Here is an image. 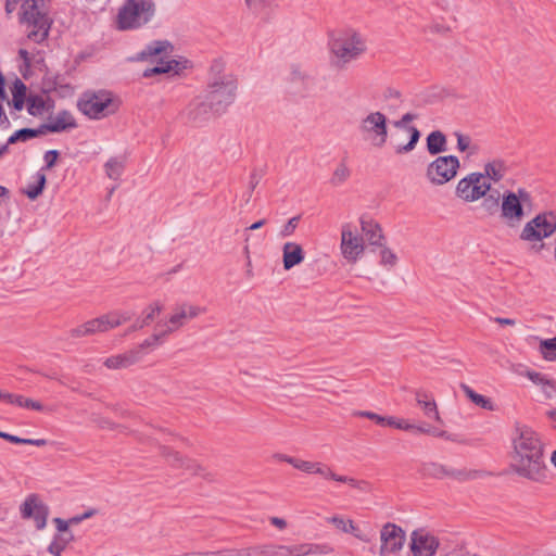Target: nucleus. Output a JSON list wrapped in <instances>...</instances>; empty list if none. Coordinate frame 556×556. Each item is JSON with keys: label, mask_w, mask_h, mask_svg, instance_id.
<instances>
[{"label": "nucleus", "mask_w": 556, "mask_h": 556, "mask_svg": "<svg viewBox=\"0 0 556 556\" xmlns=\"http://www.w3.org/2000/svg\"><path fill=\"white\" fill-rule=\"evenodd\" d=\"M510 468L518 476L536 483L548 480L544 447L539 435L527 426L516 427L513 438Z\"/></svg>", "instance_id": "1"}, {"label": "nucleus", "mask_w": 556, "mask_h": 556, "mask_svg": "<svg viewBox=\"0 0 556 556\" xmlns=\"http://www.w3.org/2000/svg\"><path fill=\"white\" fill-rule=\"evenodd\" d=\"M48 2L49 0H7L5 11L10 14L21 3L22 22L27 26V37L40 43L48 38L52 23L48 16Z\"/></svg>", "instance_id": "2"}, {"label": "nucleus", "mask_w": 556, "mask_h": 556, "mask_svg": "<svg viewBox=\"0 0 556 556\" xmlns=\"http://www.w3.org/2000/svg\"><path fill=\"white\" fill-rule=\"evenodd\" d=\"M237 90V77L231 72L226 71L222 63H214L211 66L210 79L204 94L217 113H225L235 102Z\"/></svg>", "instance_id": "3"}, {"label": "nucleus", "mask_w": 556, "mask_h": 556, "mask_svg": "<svg viewBox=\"0 0 556 556\" xmlns=\"http://www.w3.org/2000/svg\"><path fill=\"white\" fill-rule=\"evenodd\" d=\"M329 51L339 67L358 60L367 51L365 36L357 29L346 28L329 40Z\"/></svg>", "instance_id": "4"}, {"label": "nucleus", "mask_w": 556, "mask_h": 556, "mask_svg": "<svg viewBox=\"0 0 556 556\" xmlns=\"http://www.w3.org/2000/svg\"><path fill=\"white\" fill-rule=\"evenodd\" d=\"M153 0H125L118 9L115 25L118 30H135L149 24L155 15Z\"/></svg>", "instance_id": "5"}, {"label": "nucleus", "mask_w": 556, "mask_h": 556, "mask_svg": "<svg viewBox=\"0 0 556 556\" xmlns=\"http://www.w3.org/2000/svg\"><path fill=\"white\" fill-rule=\"evenodd\" d=\"M121 101L105 89L87 90L77 100V109L90 119H102L115 114Z\"/></svg>", "instance_id": "6"}, {"label": "nucleus", "mask_w": 556, "mask_h": 556, "mask_svg": "<svg viewBox=\"0 0 556 556\" xmlns=\"http://www.w3.org/2000/svg\"><path fill=\"white\" fill-rule=\"evenodd\" d=\"M531 193L525 188L505 191L502 195L501 218L510 228L518 227L523 220L525 206L531 205Z\"/></svg>", "instance_id": "7"}, {"label": "nucleus", "mask_w": 556, "mask_h": 556, "mask_svg": "<svg viewBox=\"0 0 556 556\" xmlns=\"http://www.w3.org/2000/svg\"><path fill=\"white\" fill-rule=\"evenodd\" d=\"M358 131L365 141L382 148L388 139V118L379 112H370L359 121Z\"/></svg>", "instance_id": "8"}, {"label": "nucleus", "mask_w": 556, "mask_h": 556, "mask_svg": "<svg viewBox=\"0 0 556 556\" xmlns=\"http://www.w3.org/2000/svg\"><path fill=\"white\" fill-rule=\"evenodd\" d=\"M206 308L194 305L188 301L176 303L167 320H161L156 328H163V334H172L187 325L189 320L197 318L205 313Z\"/></svg>", "instance_id": "9"}, {"label": "nucleus", "mask_w": 556, "mask_h": 556, "mask_svg": "<svg viewBox=\"0 0 556 556\" xmlns=\"http://www.w3.org/2000/svg\"><path fill=\"white\" fill-rule=\"evenodd\" d=\"M556 231V213L553 211L538 214L529 220L520 232V239L538 242L549 238Z\"/></svg>", "instance_id": "10"}, {"label": "nucleus", "mask_w": 556, "mask_h": 556, "mask_svg": "<svg viewBox=\"0 0 556 556\" xmlns=\"http://www.w3.org/2000/svg\"><path fill=\"white\" fill-rule=\"evenodd\" d=\"M288 81L292 91L302 97H313L325 88L323 81L301 64H291Z\"/></svg>", "instance_id": "11"}, {"label": "nucleus", "mask_w": 556, "mask_h": 556, "mask_svg": "<svg viewBox=\"0 0 556 556\" xmlns=\"http://www.w3.org/2000/svg\"><path fill=\"white\" fill-rule=\"evenodd\" d=\"M490 189L491 182L484 174L470 173L458 181L455 194L465 202H475L484 198Z\"/></svg>", "instance_id": "12"}, {"label": "nucleus", "mask_w": 556, "mask_h": 556, "mask_svg": "<svg viewBox=\"0 0 556 556\" xmlns=\"http://www.w3.org/2000/svg\"><path fill=\"white\" fill-rule=\"evenodd\" d=\"M459 160L454 155L438 156L428 164L426 178L434 186H442L455 178Z\"/></svg>", "instance_id": "13"}, {"label": "nucleus", "mask_w": 556, "mask_h": 556, "mask_svg": "<svg viewBox=\"0 0 556 556\" xmlns=\"http://www.w3.org/2000/svg\"><path fill=\"white\" fill-rule=\"evenodd\" d=\"M340 249L349 263H356L365 251L363 237L358 236L355 227L350 223L342 225Z\"/></svg>", "instance_id": "14"}, {"label": "nucleus", "mask_w": 556, "mask_h": 556, "mask_svg": "<svg viewBox=\"0 0 556 556\" xmlns=\"http://www.w3.org/2000/svg\"><path fill=\"white\" fill-rule=\"evenodd\" d=\"M122 325V320L119 319V316L114 313H110L106 315H102L98 318L88 320L84 323L83 325L73 328L70 331L71 337L73 338H79L85 336H91L96 333L106 332L110 329H113L115 327H118Z\"/></svg>", "instance_id": "15"}, {"label": "nucleus", "mask_w": 556, "mask_h": 556, "mask_svg": "<svg viewBox=\"0 0 556 556\" xmlns=\"http://www.w3.org/2000/svg\"><path fill=\"white\" fill-rule=\"evenodd\" d=\"M215 114L218 113L204 93L192 99L184 111L186 119L193 125H201Z\"/></svg>", "instance_id": "16"}, {"label": "nucleus", "mask_w": 556, "mask_h": 556, "mask_svg": "<svg viewBox=\"0 0 556 556\" xmlns=\"http://www.w3.org/2000/svg\"><path fill=\"white\" fill-rule=\"evenodd\" d=\"M405 539V531L401 527L391 522L386 523L380 531V555L399 553L404 546Z\"/></svg>", "instance_id": "17"}, {"label": "nucleus", "mask_w": 556, "mask_h": 556, "mask_svg": "<svg viewBox=\"0 0 556 556\" xmlns=\"http://www.w3.org/2000/svg\"><path fill=\"white\" fill-rule=\"evenodd\" d=\"M439 546V539L425 529H416L410 533L413 556H434Z\"/></svg>", "instance_id": "18"}, {"label": "nucleus", "mask_w": 556, "mask_h": 556, "mask_svg": "<svg viewBox=\"0 0 556 556\" xmlns=\"http://www.w3.org/2000/svg\"><path fill=\"white\" fill-rule=\"evenodd\" d=\"M21 516L24 519L33 518L38 530H42L47 525L49 514L48 506L39 498L37 494L28 495L20 508Z\"/></svg>", "instance_id": "19"}, {"label": "nucleus", "mask_w": 556, "mask_h": 556, "mask_svg": "<svg viewBox=\"0 0 556 556\" xmlns=\"http://www.w3.org/2000/svg\"><path fill=\"white\" fill-rule=\"evenodd\" d=\"M161 454L174 468L184 469L191 475L199 473V470L201 469L200 465H198L194 460L184 457L178 452L167 446H161Z\"/></svg>", "instance_id": "20"}, {"label": "nucleus", "mask_w": 556, "mask_h": 556, "mask_svg": "<svg viewBox=\"0 0 556 556\" xmlns=\"http://www.w3.org/2000/svg\"><path fill=\"white\" fill-rule=\"evenodd\" d=\"M45 135L48 132H62L77 127L73 114L66 110L60 111L49 123L41 124Z\"/></svg>", "instance_id": "21"}, {"label": "nucleus", "mask_w": 556, "mask_h": 556, "mask_svg": "<svg viewBox=\"0 0 556 556\" xmlns=\"http://www.w3.org/2000/svg\"><path fill=\"white\" fill-rule=\"evenodd\" d=\"M187 61H177V60H165L164 58H160L157 64L151 68H147L143 72V77H152L159 74H173L178 75L182 70L187 67Z\"/></svg>", "instance_id": "22"}, {"label": "nucleus", "mask_w": 556, "mask_h": 556, "mask_svg": "<svg viewBox=\"0 0 556 556\" xmlns=\"http://www.w3.org/2000/svg\"><path fill=\"white\" fill-rule=\"evenodd\" d=\"M359 223L369 245L383 247L384 236L381 226L367 216H362Z\"/></svg>", "instance_id": "23"}, {"label": "nucleus", "mask_w": 556, "mask_h": 556, "mask_svg": "<svg viewBox=\"0 0 556 556\" xmlns=\"http://www.w3.org/2000/svg\"><path fill=\"white\" fill-rule=\"evenodd\" d=\"M173 46L167 40H155L147 45L136 56L132 58L134 61H148L153 60V58L162 54H166L168 51H172Z\"/></svg>", "instance_id": "24"}, {"label": "nucleus", "mask_w": 556, "mask_h": 556, "mask_svg": "<svg viewBox=\"0 0 556 556\" xmlns=\"http://www.w3.org/2000/svg\"><path fill=\"white\" fill-rule=\"evenodd\" d=\"M304 261V251L299 243L286 242L282 247L283 268L289 270Z\"/></svg>", "instance_id": "25"}, {"label": "nucleus", "mask_w": 556, "mask_h": 556, "mask_svg": "<svg viewBox=\"0 0 556 556\" xmlns=\"http://www.w3.org/2000/svg\"><path fill=\"white\" fill-rule=\"evenodd\" d=\"M139 362L138 351H126L125 353L113 355L104 361V366L109 369H125Z\"/></svg>", "instance_id": "26"}, {"label": "nucleus", "mask_w": 556, "mask_h": 556, "mask_svg": "<svg viewBox=\"0 0 556 556\" xmlns=\"http://www.w3.org/2000/svg\"><path fill=\"white\" fill-rule=\"evenodd\" d=\"M417 404L421 407L424 415L432 420L441 421L435 401L426 392L418 390L415 392Z\"/></svg>", "instance_id": "27"}, {"label": "nucleus", "mask_w": 556, "mask_h": 556, "mask_svg": "<svg viewBox=\"0 0 556 556\" xmlns=\"http://www.w3.org/2000/svg\"><path fill=\"white\" fill-rule=\"evenodd\" d=\"M313 473L320 475L321 477H324L326 479H331V480H334L338 482L349 483L353 488H358V489H361V485L364 483V482L357 481L356 479L351 478V477L339 476V475L334 473L327 465L321 464V463H315V468H314Z\"/></svg>", "instance_id": "28"}, {"label": "nucleus", "mask_w": 556, "mask_h": 556, "mask_svg": "<svg viewBox=\"0 0 556 556\" xmlns=\"http://www.w3.org/2000/svg\"><path fill=\"white\" fill-rule=\"evenodd\" d=\"M163 305L155 301L151 303L142 313V318L138 319L129 329L127 332L136 331L138 329H142L143 327L150 325L156 316L162 312Z\"/></svg>", "instance_id": "29"}, {"label": "nucleus", "mask_w": 556, "mask_h": 556, "mask_svg": "<svg viewBox=\"0 0 556 556\" xmlns=\"http://www.w3.org/2000/svg\"><path fill=\"white\" fill-rule=\"evenodd\" d=\"M292 556L325 555L333 549L327 544H300L290 546Z\"/></svg>", "instance_id": "30"}, {"label": "nucleus", "mask_w": 556, "mask_h": 556, "mask_svg": "<svg viewBox=\"0 0 556 556\" xmlns=\"http://www.w3.org/2000/svg\"><path fill=\"white\" fill-rule=\"evenodd\" d=\"M27 112L33 116L42 115L49 111L50 100L39 94H29L26 99Z\"/></svg>", "instance_id": "31"}, {"label": "nucleus", "mask_w": 556, "mask_h": 556, "mask_svg": "<svg viewBox=\"0 0 556 556\" xmlns=\"http://www.w3.org/2000/svg\"><path fill=\"white\" fill-rule=\"evenodd\" d=\"M427 150L432 155L445 152L447 150L445 135L440 130L430 132L427 137Z\"/></svg>", "instance_id": "32"}, {"label": "nucleus", "mask_w": 556, "mask_h": 556, "mask_svg": "<svg viewBox=\"0 0 556 556\" xmlns=\"http://www.w3.org/2000/svg\"><path fill=\"white\" fill-rule=\"evenodd\" d=\"M47 178L43 169L38 170L34 176L33 180L28 184L27 188L24 190V193L30 199H37L45 188Z\"/></svg>", "instance_id": "33"}, {"label": "nucleus", "mask_w": 556, "mask_h": 556, "mask_svg": "<svg viewBox=\"0 0 556 556\" xmlns=\"http://www.w3.org/2000/svg\"><path fill=\"white\" fill-rule=\"evenodd\" d=\"M507 170L506 164L502 160H493L484 165L485 179L498 182L505 176Z\"/></svg>", "instance_id": "34"}, {"label": "nucleus", "mask_w": 556, "mask_h": 556, "mask_svg": "<svg viewBox=\"0 0 556 556\" xmlns=\"http://www.w3.org/2000/svg\"><path fill=\"white\" fill-rule=\"evenodd\" d=\"M396 429H401V430H405V431H416L419 433H426V434H432L435 437L447 438L445 431H437L435 429H433L432 427H430L426 424L414 425L404 419H399V421L396 424Z\"/></svg>", "instance_id": "35"}, {"label": "nucleus", "mask_w": 556, "mask_h": 556, "mask_svg": "<svg viewBox=\"0 0 556 556\" xmlns=\"http://www.w3.org/2000/svg\"><path fill=\"white\" fill-rule=\"evenodd\" d=\"M73 541V533H56L48 546V552L54 556H60L62 552L67 547V545Z\"/></svg>", "instance_id": "36"}, {"label": "nucleus", "mask_w": 556, "mask_h": 556, "mask_svg": "<svg viewBox=\"0 0 556 556\" xmlns=\"http://www.w3.org/2000/svg\"><path fill=\"white\" fill-rule=\"evenodd\" d=\"M45 135V131L42 129V126L40 125L38 128H22L16 130L14 134H12L7 143L4 146L14 144L18 141H28L33 138L39 137Z\"/></svg>", "instance_id": "37"}, {"label": "nucleus", "mask_w": 556, "mask_h": 556, "mask_svg": "<svg viewBox=\"0 0 556 556\" xmlns=\"http://www.w3.org/2000/svg\"><path fill=\"white\" fill-rule=\"evenodd\" d=\"M125 168V160L123 157H111L105 164V174L110 179L118 180Z\"/></svg>", "instance_id": "38"}, {"label": "nucleus", "mask_w": 556, "mask_h": 556, "mask_svg": "<svg viewBox=\"0 0 556 556\" xmlns=\"http://www.w3.org/2000/svg\"><path fill=\"white\" fill-rule=\"evenodd\" d=\"M488 473L477 469H452L451 478L459 482L477 480L485 477Z\"/></svg>", "instance_id": "39"}, {"label": "nucleus", "mask_w": 556, "mask_h": 556, "mask_svg": "<svg viewBox=\"0 0 556 556\" xmlns=\"http://www.w3.org/2000/svg\"><path fill=\"white\" fill-rule=\"evenodd\" d=\"M12 105L16 111H21L26 102V86L25 84L16 79L12 89Z\"/></svg>", "instance_id": "40"}, {"label": "nucleus", "mask_w": 556, "mask_h": 556, "mask_svg": "<svg viewBox=\"0 0 556 556\" xmlns=\"http://www.w3.org/2000/svg\"><path fill=\"white\" fill-rule=\"evenodd\" d=\"M460 389L466 394V396L476 405L492 410L493 409V403L490 399L484 397L481 394L476 393L469 386L462 383Z\"/></svg>", "instance_id": "41"}, {"label": "nucleus", "mask_w": 556, "mask_h": 556, "mask_svg": "<svg viewBox=\"0 0 556 556\" xmlns=\"http://www.w3.org/2000/svg\"><path fill=\"white\" fill-rule=\"evenodd\" d=\"M159 332H154L150 338L146 339L138 346L131 349L132 351L139 352V362L142 359L144 350L149 348H153L160 343H162L163 339L168 337V334H163V328H160Z\"/></svg>", "instance_id": "42"}, {"label": "nucleus", "mask_w": 556, "mask_h": 556, "mask_svg": "<svg viewBox=\"0 0 556 556\" xmlns=\"http://www.w3.org/2000/svg\"><path fill=\"white\" fill-rule=\"evenodd\" d=\"M0 438L14 444H26L35 446H45L47 444V440L45 439H23L2 431H0Z\"/></svg>", "instance_id": "43"}, {"label": "nucleus", "mask_w": 556, "mask_h": 556, "mask_svg": "<svg viewBox=\"0 0 556 556\" xmlns=\"http://www.w3.org/2000/svg\"><path fill=\"white\" fill-rule=\"evenodd\" d=\"M350 175V168L345 163L341 162L333 170V174L330 178V184L334 187L341 186L349 179Z\"/></svg>", "instance_id": "44"}, {"label": "nucleus", "mask_w": 556, "mask_h": 556, "mask_svg": "<svg viewBox=\"0 0 556 556\" xmlns=\"http://www.w3.org/2000/svg\"><path fill=\"white\" fill-rule=\"evenodd\" d=\"M406 130L410 134V138H409V141L405 146H399L396 148V153H399V154L413 151L420 138V132L416 127L408 126V127H406Z\"/></svg>", "instance_id": "45"}, {"label": "nucleus", "mask_w": 556, "mask_h": 556, "mask_svg": "<svg viewBox=\"0 0 556 556\" xmlns=\"http://www.w3.org/2000/svg\"><path fill=\"white\" fill-rule=\"evenodd\" d=\"M247 7L254 14H265L273 5L274 0H244Z\"/></svg>", "instance_id": "46"}, {"label": "nucleus", "mask_w": 556, "mask_h": 556, "mask_svg": "<svg viewBox=\"0 0 556 556\" xmlns=\"http://www.w3.org/2000/svg\"><path fill=\"white\" fill-rule=\"evenodd\" d=\"M452 469L453 468L437 463H431L426 467L427 473L438 479L451 478Z\"/></svg>", "instance_id": "47"}, {"label": "nucleus", "mask_w": 556, "mask_h": 556, "mask_svg": "<svg viewBox=\"0 0 556 556\" xmlns=\"http://www.w3.org/2000/svg\"><path fill=\"white\" fill-rule=\"evenodd\" d=\"M540 351L545 359L555 361L556 359V337L553 339L543 340L540 344Z\"/></svg>", "instance_id": "48"}, {"label": "nucleus", "mask_w": 556, "mask_h": 556, "mask_svg": "<svg viewBox=\"0 0 556 556\" xmlns=\"http://www.w3.org/2000/svg\"><path fill=\"white\" fill-rule=\"evenodd\" d=\"M328 522L334 525L339 530L345 533H353L356 530V526L351 519H343L339 516H333L327 519Z\"/></svg>", "instance_id": "49"}, {"label": "nucleus", "mask_w": 556, "mask_h": 556, "mask_svg": "<svg viewBox=\"0 0 556 556\" xmlns=\"http://www.w3.org/2000/svg\"><path fill=\"white\" fill-rule=\"evenodd\" d=\"M380 265L387 268H393L397 263L396 254L388 247H381Z\"/></svg>", "instance_id": "50"}, {"label": "nucleus", "mask_w": 556, "mask_h": 556, "mask_svg": "<svg viewBox=\"0 0 556 556\" xmlns=\"http://www.w3.org/2000/svg\"><path fill=\"white\" fill-rule=\"evenodd\" d=\"M300 223V216H293L291 217L280 229L279 236L281 238L290 237L294 233L296 227Z\"/></svg>", "instance_id": "51"}, {"label": "nucleus", "mask_w": 556, "mask_h": 556, "mask_svg": "<svg viewBox=\"0 0 556 556\" xmlns=\"http://www.w3.org/2000/svg\"><path fill=\"white\" fill-rule=\"evenodd\" d=\"M354 415L355 416H359V417L368 418L370 420H374L378 425L384 426L386 417L380 416V415H378L376 413L368 412V410H359V412L354 413Z\"/></svg>", "instance_id": "52"}, {"label": "nucleus", "mask_w": 556, "mask_h": 556, "mask_svg": "<svg viewBox=\"0 0 556 556\" xmlns=\"http://www.w3.org/2000/svg\"><path fill=\"white\" fill-rule=\"evenodd\" d=\"M267 554L269 556H292L290 546H285V545L271 546L267 551Z\"/></svg>", "instance_id": "53"}, {"label": "nucleus", "mask_w": 556, "mask_h": 556, "mask_svg": "<svg viewBox=\"0 0 556 556\" xmlns=\"http://www.w3.org/2000/svg\"><path fill=\"white\" fill-rule=\"evenodd\" d=\"M541 389L547 399H554L556 396V384L553 380L547 378Z\"/></svg>", "instance_id": "54"}, {"label": "nucleus", "mask_w": 556, "mask_h": 556, "mask_svg": "<svg viewBox=\"0 0 556 556\" xmlns=\"http://www.w3.org/2000/svg\"><path fill=\"white\" fill-rule=\"evenodd\" d=\"M263 176H264L263 169H254L251 173L250 180H249V189L251 191H253L257 187V185L261 182Z\"/></svg>", "instance_id": "55"}, {"label": "nucleus", "mask_w": 556, "mask_h": 556, "mask_svg": "<svg viewBox=\"0 0 556 556\" xmlns=\"http://www.w3.org/2000/svg\"><path fill=\"white\" fill-rule=\"evenodd\" d=\"M0 401L17 406L21 404V395L0 390Z\"/></svg>", "instance_id": "56"}, {"label": "nucleus", "mask_w": 556, "mask_h": 556, "mask_svg": "<svg viewBox=\"0 0 556 556\" xmlns=\"http://www.w3.org/2000/svg\"><path fill=\"white\" fill-rule=\"evenodd\" d=\"M58 157H59V152L56 150L47 151L43 156L45 162H46V168L47 169L52 168L55 165Z\"/></svg>", "instance_id": "57"}, {"label": "nucleus", "mask_w": 556, "mask_h": 556, "mask_svg": "<svg viewBox=\"0 0 556 556\" xmlns=\"http://www.w3.org/2000/svg\"><path fill=\"white\" fill-rule=\"evenodd\" d=\"M526 377L529 378L533 383L536 386L542 387L543 383L546 381L547 377L541 372L536 371H527Z\"/></svg>", "instance_id": "58"}, {"label": "nucleus", "mask_w": 556, "mask_h": 556, "mask_svg": "<svg viewBox=\"0 0 556 556\" xmlns=\"http://www.w3.org/2000/svg\"><path fill=\"white\" fill-rule=\"evenodd\" d=\"M455 136L457 138V149L462 152L466 151L470 147V137L460 132H456Z\"/></svg>", "instance_id": "59"}, {"label": "nucleus", "mask_w": 556, "mask_h": 556, "mask_svg": "<svg viewBox=\"0 0 556 556\" xmlns=\"http://www.w3.org/2000/svg\"><path fill=\"white\" fill-rule=\"evenodd\" d=\"M53 522L56 527L58 533H72V531L68 530L70 525H72L71 519L64 520L62 518H54Z\"/></svg>", "instance_id": "60"}, {"label": "nucleus", "mask_w": 556, "mask_h": 556, "mask_svg": "<svg viewBox=\"0 0 556 556\" xmlns=\"http://www.w3.org/2000/svg\"><path fill=\"white\" fill-rule=\"evenodd\" d=\"M10 121L7 116L3 103H0V128L8 129L10 127Z\"/></svg>", "instance_id": "61"}, {"label": "nucleus", "mask_w": 556, "mask_h": 556, "mask_svg": "<svg viewBox=\"0 0 556 556\" xmlns=\"http://www.w3.org/2000/svg\"><path fill=\"white\" fill-rule=\"evenodd\" d=\"M94 513H96L94 509H89V510L85 511L83 515L75 516V517L71 518V522H72V525H77V523L81 522L83 520L92 517L94 515Z\"/></svg>", "instance_id": "62"}, {"label": "nucleus", "mask_w": 556, "mask_h": 556, "mask_svg": "<svg viewBox=\"0 0 556 556\" xmlns=\"http://www.w3.org/2000/svg\"><path fill=\"white\" fill-rule=\"evenodd\" d=\"M415 115L412 114V113H406L402 116V118L397 122H395V127L400 128V127H404L405 124L412 122L413 119H415Z\"/></svg>", "instance_id": "63"}, {"label": "nucleus", "mask_w": 556, "mask_h": 556, "mask_svg": "<svg viewBox=\"0 0 556 556\" xmlns=\"http://www.w3.org/2000/svg\"><path fill=\"white\" fill-rule=\"evenodd\" d=\"M269 521L273 526H275L276 528H278L280 530H283L287 527V521L279 517H270Z\"/></svg>", "instance_id": "64"}]
</instances>
